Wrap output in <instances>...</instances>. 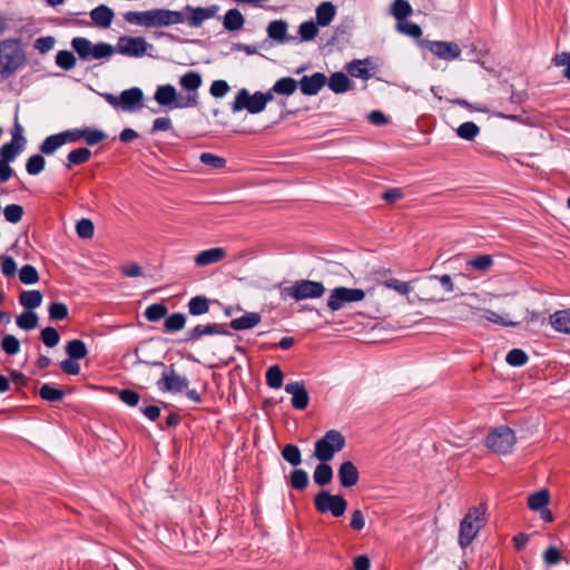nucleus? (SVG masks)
Segmentation results:
<instances>
[{"instance_id":"obj_56","label":"nucleus","mask_w":570,"mask_h":570,"mask_svg":"<svg viewBox=\"0 0 570 570\" xmlns=\"http://www.w3.org/2000/svg\"><path fill=\"white\" fill-rule=\"evenodd\" d=\"M49 317L52 321H62L68 317V307L65 303L52 302L48 308Z\"/></svg>"},{"instance_id":"obj_60","label":"nucleus","mask_w":570,"mask_h":570,"mask_svg":"<svg viewBox=\"0 0 570 570\" xmlns=\"http://www.w3.org/2000/svg\"><path fill=\"white\" fill-rule=\"evenodd\" d=\"M542 559L547 567H552L558 564L563 559V557L558 548L550 546L543 552Z\"/></svg>"},{"instance_id":"obj_11","label":"nucleus","mask_w":570,"mask_h":570,"mask_svg":"<svg viewBox=\"0 0 570 570\" xmlns=\"http://www.w3.org/2000/svg\"><path fill=\"white\" fill-rule=\"evenodd\" d=\"M365 298V292L362 288H350L337 286L331 291L327 298V307L332 312L342 309L346 304L361 302Z\"/></svg>"},{"instance_id":"obj_5","label":"nucleus","mask_w":570,"mask_h":570,"mask_svg":"<svg viewBox=\"0 0 570 570\" xmlns=\"http://www.w3.org/2000/svg\"><path fill=\"white\" fill-rule=\"evenodd\" d=\"M345 436L337 430H328L314 445V455L321 462L331 461L345 448Z\"/></svg>"},{"instance_id":"obj_43","label":"nucleus","mask_w":570,"mask_h":570,"mask_svg":"<svg viewBox=\"0 0 570 570\" xmlns=\"http://www.w3.org/2000/svg\"><path fill=\"white\" fill-rule=\"evenodd\" d=\"M167 313H168V308L165 304L155 303V304L149 305L145 309L144 316L149 322H158L161 318H164L167 315Z\"/></svg>"},{"instance_id":"obj_37","label":"nucleus","mask_w":570,"mask_h":570,"mask_svg":"<svg viewBox=\"0 0 570 570\" xmlns=\"http://www.w3.org/2000/svg\"><path fill=\"white\" fill-rule=\"evenodd\" d=\"M347 72L354 78H361L367 80L371 78V72L367 68L366 60H353L346 66Z\"/></svg>"},{"instance_id":"obj_53","label":"nucleus","mask_w":570,"mask_h":570,"mask_svg":"<svg viewBox=\"0 0 570 570\" xmlns=\"http://www.w3.org/2000/svg\"><path fill=\"white\" fill-rule=\"evenodd\" d=\"M1 348L8 354V355H16L20 351V342L19 340L11 334H6L1 342H0Z\"/></svg>"},{"instance_id":"obj_8","label":"nucleus","mask_w":570,"mask_h":570,"mask_svg":"<svg viewBox=\"0 0 570 570\" xmlns=\"http://www.w3.org/2000/svg\"><path fill=\"white\" fill-rule=\"evenodd\" d=\"M314 507L321 514L331 513L334 518H340L346 512L347 501L341 494L322 490L314 497Z\"/></svg>"},{"instance_id":"obj_23","label":"nucleus","mask_w":570,"mask_h":570,"mask_svg":"<svg viewBox=\"0 0 570 570\" xmlns=\"http://www.w3.org/2000/svg\"><path fill=\"white\" fill-rule=\"evenodd\" d=\"M330 89L335 94H343L352 89L353 82L342 71H337L331 75L326 82Z\"/></svg>"},{"instance_id":"obj_2","label":"nucleus","mask_w":570,"mask_h":570,"mask_svg":"<svg viewBox=\"0 0 570 570\" xmlns=\"http://www.w3.org/2000/svg\"><path fill=\"white\" fill-rule=\"evenodd\" d=\"M27 61L21 40L8 38L0 41V78L9 79L17 73Z\"/></svg>"},{"instance_id":"obj_17","label":"nucleus","mask_w":570,"mask_h":570,"mask_svg":"<svg viewBox=\"0 0 570 570\" xmlns=\"http://www.w3.org/2000/svg\"><path fill=\"white\" fill-rule=\"evenodd\" d=\"M338 480L342 487L352 488L360 479L358 470L351 461L343 462L338 468Z\"/></svg>"},{"instance_id":"obj_40","label":"nucleus","mask_w":570,"mask_h":570,"mask_svg":"<svg viewBox=\"0 0 570 570\" xmlns=\"http://www.w3.org/2000/svg\"><path fill=\"white\" fill-rule=\"evenodd\" d=\"M265 379L271 389L277 390L283 385L284 374L278 365H272L267 368Z\"/></svg>"},{"instance_id":"obj_50","label":"nucleus","mask_w":570,"mask_h":570,"mask_svg":"<svg viewBox=\"0 0 570 570\" xmlns=\"http://www.w3.org/2000/svg\"><path fill=\"white\" fill-rule=\"evenodd\" d=\"M528 361V354L521 348H512L505 356V362L511 366H523Z\"/></svg>"},{"instance_id":"obj_32","label":"nucleus","mask_w":570,"mask_h":570,"mask_svg":"<svg viewBox=\"0 0 570 570\" xmlns=\"http://www.w3.org/2000/svg\"><path fill=\"white\" fill-rule=\"evenodd\" d=\"M550 493L548 489H541L528 497V507L533 511L542 510L548 505Z\"/></svg>"},{"instance_id":"obj_61","label":"nucleus","mask_w":570,"mask_h":570,"mask_svg":"<svg viewBox=\"0 0 570 570\" xmlns=\"http://www.w3.org/2000/svg\"><path fill=\"white\" fill-rule=\"evenodd\" d=\"M199 160L208 166V167H212V168H223L225 167L226 165V159L220 157V156H217V155H214L212 153H202L200 156H199Z\"/></svg>"},{"instance_id":"obj_46","label":"nucleus","mask_w":570,"mask_h":570,"mask_svg":"<svg viewBox=\"0 0 570 570\" xmlns=\"http://www.w3.org/2000/svg\"><path fill=\"white\" fill-rule=\"evenodd\" d=\"M282 456L286 462L294 466L302 463L301 450L295 444H286L282 450Z\"/></svg>"},{"instance_id":"obj_33","label":"nucleus","mask_w":570,"mask_h":570,"mask_svg":"<svg viewBox=\"0 0 570 570\" xmlns=\"http://www.w3.org/2000/svg\"><path fill=\"white\" fill-rule=\"evenodd\" d=\"M66 353L71 360H82L87 356L88 350L83 341L73 338L67 343Z\"/></svg>"},{"instance_id":"obj_49","label":"nucleus","mask_w":570,"mask_h":570,"mask_svg":"<svg viewBox=\"0 0 570 570\" xmlns=\"http://www.w3.org/2000/svg\"><path fill=\"white\" fill-rule=\"evenodd\" d=\"M479 132L480 128L473 121L463 122L456 129L458 136L465 140H473Z\"/></svg>"},{"instance_id":"obj_39","label":"nucleus","mask_w":570,"mask_h":570,"mask_svg":"<svg viewBox=\"0 0 570 570\" xmlns=\"http://www.w3.org/2000/svg\"><path fill=\"white\" fill-rule=\"evenodd\" d=\"M478 313L479 318L485 320L488 322L499 324L502 326H514L517 323L512 321H505L501 315L498 313L487 309V308H478L476 312H473V315Z\"/></svg>"},{"instance_id":"obj_27","label":"nucleus","mask_w":570,"mask_h":570,"mask_svg":"<svg viewBox=\"0 0 570 570\" xmlns=\"http://www.w3.org/2000/svg\"><path fill=\"white\" fill-rule=\"evenodd\" d=\"M333 475L332 466L327 462H321L314 470L313 480L318 487H325L331 483Z\"/></svg>"},{"instance_id":"obj_47","label":"nucleus","mask_w":570,"mask_h":570,"mask_svg":"<svg viewBox=\"0 0 570 570\" xmlns=\"http://www.w3.org/2000/svg\"><path fill=\"white\" fill-rule=\"evenodd\" d=\"M107 138L105 131L90 127L82 128V140L89 145L95 146Z\"/></svg>"},{"instance_id":"obj_54","label":"nucleus","mask_w":570,"mask_h":570,"mask_svg":"<svg viewBox=\"0 0 570 570\" xmlns=\"http://www.w3.org/2000/svg\"><path fill=\"white\" fill-rule=\"evenodd\" d=\"M493 265V258L491 255H479L468 262V266L475 271L485 272Z\"/></svg>"},{"instance_id":"obj_52","label":"nucleus","mask_w":570,"mask_h":570,"mask_svg":"<svg viewBox=\"0 0 570 570\" xmlns=\"http://www.w3.org/2000/svg\"><path fill=\"white\" fill-rule=\"evenodd\" d=\"M56 63L63 70H71L76 66V57L71 51L60 50L56 55Z\"/></svg>"},{"instance_id":"obj_48","label":"nucleus","mask_w":570,"mask_h":570,"mask_svg":"<svg viewBox=\"0 0 570 570\" xmlns=\"http://www.w3.org/2000/svg\"><path fill=\"white\" fill-rule=\"evenodd\" d=\"M46 166V160L42 155L36 154L28 158L26 163V170L29 175H39Z\"/></svg>"},{"instance_id":"obj_25","label":"nucleus","mask_w":570,"mask_h":570,"mask_svg":"<svg viewBox=\"0 0 570 570\" xmlns=\"http://www.w3.org/2000/svg\"><path fill=\"white\" fill-rule=\"evenodd\" d=\"M335 14V6L330 1H324L316 8V23L320 27H326L333 21Z\"/></svg>"},{"instance_id":"obj_10","label":"nucleus","mask_w":570,"mask_h":570,"mask_svg":"<svg viewBox=\"0 0 570 570\" xmlns=\"http://www.w3.org/2000/svg\"><path fill=\"white\" fill-rule=\"evenodd\" d=\"M325 291V286L321 282L301 279L289 287H285L283 294L299 302L308 298H320L324 295Z\"/></svg>"},{"instance_id":"obj_36","label":"nucleus","mask_w":570,"mask_h":570,"mask_svg":"<svg viewBox=\"0 0 570 570\" xmlns=\"http://www.w3.org/2000/svg\"><path fill=\"white\" fill-rule=\"evenodd\" d=\"M62 145H65V139H63L62 135H60V132H59V134L48 136L39 146V150L43 155H52Z\"/></svg>"},{"instance_id":"obj_9","label":"nucleus","mask_w":570,"mask_h":570,"mask_svg":"<svg viewBox=\"0 0 570 570\" xmlns=\"http://www.w3.org/2000/svg\"><path fill=\"white\" fill-rule=\"evenodd\" d=\"M153 366L164 367L161 377L157 382V387L161 392L180 393L188 389L189 381L186 376L178 374L174 365L166 366L163 362H151Z\"/></svg>"},{"instance_id":"obj_62","label":"nucleus","mask_w":570,"mask_h":570,"mask_svg":"<svg viewBox=\"0 0 570 570\" xmlns=\"http://www.w3.org/2000/svg\"><path fill=\"white\" fill-rule=\"evenodd\" d=\"M94 224L90 219L82 218L76 225V232L80 238H91L94 235Z\"/></svg>"},{"instance_id":"obj_13","label":"nucleus","mask_w":570,"mask_h":570,"mask_svg":"<svg viewBox=\"0 0 570 570\" xmlns=\"http://www.w3.org/2000/svg\"><path fill=\"white\" fill-rule=\"evenodd\" d=\"M153 48L144 37L122 36L119 38L116 50L122 56L139 58L147 53V49Z\"/></svg>"},{"instance_id":"obj_29","label":"nucleus","mask_w":570,"mask_h":570,"mask_svg":"<svg viewBox=\"0 0 570 570\" xmlns=\"http://www.w3.org/2000/svg\"><path fill=\"white\" fill-rule=\"evenodd\" d=\"M245 19L238 9H229L224 16V28L228 31H237L243 28Z\"/></svg>"},{"instance_id":"obj_26","label":"nucleus","mask_w":570,"mask_h":570,"mask_svg":"<svg viewBox=\"0 0 570 570\" xmlns=\"http://www.w3.org/2000/svg\"><path fill=\"white\" fill-rule=\"evenodd\" d=\"M550 323L556 331L570 334V308L554 312Z\"/></svg>"},{"instance_id":"obj_34","label":"nucleus","mask_w":570,"mask_h":570,"mask_svg":"<svg viewBox=\"0 0 570 570\" xmlns=\"http://www.w3.org/2000/svg\"><path fill=\"white\" fill-rule=\"evenodd\" d=\"M90 157L91 151L86 147L73 149L67 155L68 163L66 164V167L70 169L72 166L82 165L87 163Z\"/></svg>"},{"instance_id":"obj_7","label":"nucleus","mask_w":570,"mask_h":570,"mask_svg":"<svg viewBox=\"0 0 570 570\" xmlns=\"http://www.w3.org/2000/svg\"><path fill=\"white\" fill-rule=\"evenodd\" d=\"M71 47L82 60L108 58L115 51V48L107 42L92 45L90 40L83 37L73 38Z\"/></svg>"},{"instance_id":"obj_44","label":"nucleus","mask_w":570,"mask_h":570,"mask_svg":"<svg viewBox=\"0 0 570 570\" xmlns=\"http://www.w3.org/2000/svg\"><path fill=\"white\" fill-rule=\"evenodd\" d=\"M392 14L400 22L412 14V7L406 0H394L391 7Z\"/></svg>"},{"instance_id":"obj_24","label":"nucleus","mask_w":570,"mask_h":570,"mask_svg":"<svg viewBox=\"0 0 570 570\" xmlns=\"http://www.w3.org/2000/svg\"><path fill=\"white\" fill-rule=\"evenodd\" d=\"M261 315L255 312L245 313L240 317L232 320L229 326L235 331L249 330L261 323Z\"/></svg>"},{"instance_id":"obj_57","label":"nucleus","mask_w":570,"mask_h":570,"mask_svg":"<svg viewBox=\"0 0 570 570\" xmlns=\"http://www.w3.org/2000/svg\"><path fill=\"white\" fill-rule=\"evenodd\" d=\"M551 62L556 67L566 66L562 76L570 81V51H563L561 53L554 55Z\"/></svg>"},{"instance_id":"obj_42","label":"nucleus","mask_w":570,"mask_h":570,"mask_svg":"<svg viewBox=\"0 0 570 570\" xmlns=\"http://www.w3.org/2000/svg\"><path fill=\"white\" fill-rule=\"evenodd\" d=\"M38 315L32 311L21 313L17 320V326L24 331H31L38 326Z\"/></svg>"},{"instance_id":"obj_64","label":"nucleus","mask_w":570,"mask_h":570,"mask_svg":"<svg viewBox=\"0 0 570 570\" xmlns=\"http://www.w3.org/2000/svg\"><path fill=\"white\" fill-rule=\"evenodd\" d=\"M20 151L21 150H19L16 146H13V144L6 142L0 148V156H1L0 160L6 161V163H10V161H12L17 157V155Z\"/></svg>"},{"instance_id":"obj_55","label":"nucleus","mask_w":570,"mask_h":570,"mask_svg":"<svg viewBox=\"0 0 570 570\" xmlns=\"http://www.w3.org/2000/svg\"><path fill=\"white\" fill-rule=\"evenodd\" d=\"M3 215L7 222L17 224L22 219L23 208L20 205L10 204L4 207Z\"/></svg>"},{"instance_id":"obj_58","label":"nucleus","mask_w":570,"mask_h":570,"mask_svg":"<svg viewBox=\"0 0 570 570\" xmlns=\"http://www.w3.org/2000/svg\"><path fill=\"white\" fill-rule=\"evenodd\" d=\"M41 341L47 347H55L60 341V335L55 327L47 326L41 331Z\"/></svg>"},{"instance_id":"obj_31","label":"nucleus","mask_w":570,"mask_h":570,"mask_svg":"<svg viewBox=\"0 0 570 570\" xmlns=\"http://www.w3.org/2000/svg\"><path fill=\"white\" fill-rule=\"evenodd\" d=\"M298 82L292 77H284L278 79L269 91L275 92L277 95L291 96L297 89Z\"/></svg>"},{"instance_id":"obj_1","label":"nucleus","mask_w":570,"mask_h":570,"mask_svg":"<svg viewBox=\"0 0 570 570\" xmlns=\"http://www.w3.org/2000/svg\"><path fill=\"white\" fill-rule=\"evenodd\" d=\"M217 11V6L203 8L187 4L180 11L165 8L146 11H128L124 14V19L130 24L142 26L146 28H164L184 23L185 21L189 27L198 28L205 20L215 17Z\"/></svg>"},{"instance_id":"obj_18","label":"nucleus","mask_w":570,"mask_h":570,"mask_svg":"<svg viewBox=\"0 0 570 570\" xmlns=\"http://www.w3.org/2000/svg\"><path fill=\"white\" fill-rule=\"evenodd\" d=\"M144 99L142 90L138 87L126 89L120 94V108L132 111L141 106Z\"/></svg>"},{"instance_id":"obj_6","label":"nucleus","mask_w":570,"mask_h":570,"mask_svg":"<svg viewBox=\"0 0 570 570\" xmlns=\"http://www.w3.org/2000/svg\"><path fill=\"white\" fill-rule=\"evenodd\" d=\"M515 443V433L508 425H500L491 430L485 440V445L491 452L502 455L510 453Z\"/></svg>"},{"instance_id":"obj_19","label":"nucleus","mask_w":570,"mask_h":570,"mask_svg":"<svg viewBox=\"0 0 570 570\" xmlns=\"http://www.w3.org/2000/svg\"><path fill=\"white\" fill-rule=\"evenodd\" d=\"M288 24L285 20H273L267 26V35L271 39L284 43L296 40V37L287 35Z\"/></svg>"},{"instance_id":"obj_3","label":"nucleus","mask_w":570,"mask_h":570,"mask_svg":"<svg viewBox=\"0 0 570 570\" xmlns=\"http://www.w3.org/2000/svg\"><path fill=\"white\" fill-rule=\"evenodd\" d=\"M484 504L471 508L460 523L459 543L466 548L476 537L480 529L485 524Z\"/></svg>"},{"instance_id":"obj_20","label":"nucleus","mask_w":570,"mask_h":570,"mask_svg":"<svg viewBox=\"0 0 570 570\" xmlns=\"http://www.w3.org/2000/svg\"><path fill=\"white\" fill-rule=\"evenodd\" d=\"M154 99L160 106H167L170 109L177 108L176 104L180 100L177 99V91L173 85L158 86L154 96Z\"/></svg>"},{"instance_id":"obj_51","label":"nucleus","mask_w":570,"mask_h":570,"mask_svg":"<svg viewBox=\"0 0 570 570\" xmlns=\"http://www.w3.org/2000/svg\"><path fill=\"white\" fill-rule=\"evenodd\" d=\"M19 279L26 285L36 284L39 281L38 271L32 265H23L19 271Z\"/></svg>"},{"instance_id":"obj_41","label":"nucleus","mask_w":570,"mask_h":570,"mask_svg":"<svg viewBox=\"0 0 570 570\" xmlns=\"http://www.w3.org/2000/svg\"><path fill=\"white\" fill-rule=\"evenodd\" d=\"M308 474L303 469H295L291 472L289 475V484L293 489L297 491H303L308 485Z\"/></svg>"},{"instance_id":"obj_21","label":"nucleus","mask_w":570,"mask_h":570,"mask_svg":"<svg viewBox=\"0 0 570 570\" xmlns=\"http://www.w3.org/2000/svg\"><path fill=\"white\" fill-rule=\"evenodd\" d=\"M226 257V250L222 247H213L206 250H202L195 257V264L197 266H207L210 264L218 263Z\"/></svg>"},{"instance_id":"obj_38","label":"nucleus","mask_w":570,"mask_h":570,"mask_svg":"<svg viewBox=\"0 0 570 570\" xmlns=\"http://www.w3.org/2000/svg\"><path fill=\"white\" fill-rule=\"evenodd\" d=\"M186 325V316L183 313H174L166 317L164 323L165 333H176L181 331Z\"/></svg>"},{"instance_id":"obj_12","label":"nucleus","mask_w":570,"mask_h":570,"mask_svg":"<svg viewBox=\"0 0 570 570\" xmlns=\"http://www.w3.org/2000/svg\"><path fill=\"white\" fill-rule=\"evenodd\" d=\"M202 76L197 71L189 70L185 75H183L179 79V85L184 90L188 91V95L187 97L180 99V101L176 104V107H196L198 105L197 90L202 86Z\"/></svg>"},{"instance_id":"obj_15","label":"nucleus","mask_w":570,"mask_h":570,"mask_svg":"<svg viewBox=\"0 0 570 570\" xmlns=\"http://www.w3.org/2000/svg\"><path fill=\"white\" fill-rule=\"evenodd\" d=\"M285 392L292 395L291 404L296 410H305L309 403V395L303 382H291L285 385Z\"/></svg>"},{"instance_id":"obj_63","label":"nucleus","mask_w":570,"mask_h":570,"mask_svg":"<svg viewBox=\"0 0 570 570\" xmlns=\"http://www.w3.org/2000/svg\"><path fill=\"white\" fill-rule=\"evenodd\" d=\"M384 285L402 295H406L411 292L410 284L397 278H389L384 282Z\"/></svg>"},{"instance_id":"obj_59","label":"nucleus","mask_w":570,"mask_h":570,"mask_svg":"<svg viewBox=\"0 0 570 570\" xmlns=\"http://www.w3.org/2000/svg\"><path fill=\"white\" fill-rule=\"evenodd\" d=\"M397 30L412 38H420L422 36L421 27L412 21H400L397 22Z\"/></svg>"},{"instance_id":"obj_28","label":"nucleus","mask_w":570,"mask_h":570,"mask_svg":"<svg viewBox=\"0 0 570 570\" xmlns=\"http://www.w3.org/2000/svg\"><path fill=\"white\" fill-rule=\"evenodd\" d=\"M19 303L27 309L32 311L42 303V294L40 291H22L19 295Z\"/></svg>"},{"instance_id":"obj_4","label":"nucleus","mask_w":570,"mask_h":570,"mask_svg":"<svg viewBox=\"0 0 570 570\" xmlns=\"http://www.w3.org/2000/svg\"><path fill=\"white\" fill-rule=\"evenodd\" d=\"M273 98L272 91H256L250 95L247 89L243 88L237 91L235 100L232 102V111L238 112L246 109L249 114H259Z\"/></svg>"},{"instance_id":"obj_35","label":"nucleus","mask_w":570,"mask_h":570,"mask_svg":"<svg viewBox=\"0 0 570 570\" xmlns=\"http://www.w3.org/2000/svg\"><path fill=\"white\" fill-rule=\"evenodd\" d=\"M39 396L47 402H60L65 397V392L51 384H43L38 391Z\"/></svg>"},{"instance_id":"obj_45","label":"nucleus","mask_w":570,"mask_h":570,"mask_svg":"<svg viewBox=\"0 0 570 570\" xmlns=\"http://www.w3.org/2000/svg\"><path fill=\"white\" fill-rule=\"evenodd\" d=\"M318 33V24L313 21H304L298 27V35L302 41H312Z\"/></svg>"},{"instance_id":"obj_30","label":"nucleus","mask_w":570,"mask_h":570,"mask_svg":"<svg viewBox=\"0 0 570 570\" xmlns=\"http://www.w3.org/2000/svg\"><path fill=\"white\" fill-rule=\"evenodd\" d=\"M209 299L206 296L197 295L189 299L188 313L193 316H200L209 312Z\"/></svg>"},{"instance_id":"obj_22","label":"nucleus","mask_w":570,"mask_h":570,"mask_svg":"<svg viewBox=\"0 0 570 570\" xmlns=\"http://www.w3.org/2000/svg\"><path fill=\"white\" fill-rule=\"evenodd\" d=\"M114 17V11L105 4L96 7L90 12L91 20L95 22L96 26L101 28L110 27Z\"/></svg>"},{"instance_id":"obj_14","label":"nucleus","mask_w":570,"mask_h":570,"mask_svg":"<svg viewBox=\"0 0 570 570\" xmlns=\"http://www.w3.org/2000/svg\"><path fill=\"white\" fill-rule=\"evenodd\" d=\"M424 46L438 58L451 61L461 56V48L455 42L425 40Z\"/></svg>"},{"instance_id":"obj_16","label":"nucleus","mask_w":570,"mask_h":570,"mask_svg":"<svg viewBox=\"0 0 570 570\" xmlns=\"http://www.w3.org/2000/svg\"><path fill=\"white\" fill-rule=\"evenodd\" d=\"M327 77L323 72H315L312 76H304L299 80V88L305 96H315L326 85Z\"/></svg>"}]
</instances>
